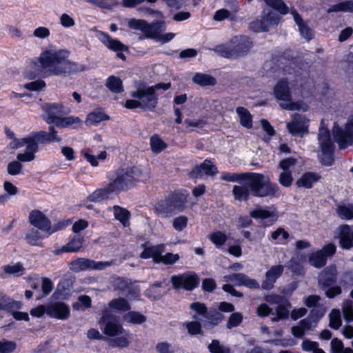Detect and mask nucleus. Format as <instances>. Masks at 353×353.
<instances>
[{
    "mask_svg": "<svg viewBox=\"0 0 353 353\" xmlns=\"http://www.w3.org/2000/svg\"><path fill=\"white\" fill-rule=\"evenodd\" d=\"M191 310L195 311L198 315L202 316L199 319L203 327L211 330L218 325L224 319V316L216 309L208 310L205 305L200 302H194L190 304Z\"/></svg>",
    "mask_w": 353,
    "mask_h": 353,
    "instance_id": "nucleus-8",
    "label": "nucleus"
},
{
    "mask_svg": "<svg viewBox=\"0 0 353 353\" xmlns=\"http://www.w3.org/2000/svg\"><path fill=\"white\" fill-rule=\"evenodd\" d=\"M99 324L103 332L110 336L121 334L123 331L116 316L108 310L103 311Z\"/></svg>",
    "mask_w": 353,
    "mask_h": 353,
    "instance_id": "nucleus-13",
    "label": "nucleus"
},
{
    "mask_svg": "<svg viewBox=\"0 0 353 353\" xmlns=\"http://www.w3.org/2000/svg\"><path fill=\"white\" fill-rule=\"evenodd\" d=\"M291 307V304L288 301H285L283 303H280L276 307V316L272 318V322H278L281 319H288L290 314L289 309Z\"/></svg>",
    "mask_w": 353,
    "mask_h": 353,
    "instance_id": "nucleus-37",
    "label": "nucleus"
},
{
    "mask_svg": "<svg viewBox=\"0 0 353 353\" xmlns=\"http://www.w3.org/2000/svg\"><path fill=\"white\" fill-rule=\"evenodd\" d=\"M150 145L152 150L155 153L161 152L167 147V144L157 134L150 138Z\"/></svg>",
    "mask_w": 353,
    "mask_h": 353,
    "instance_id": "nucleus-51",
    "label": "nucleus"
},
{
    "mask_svg": "<svg viewBox=\"0 0 353 353\" xmlns=\"http://www.w3.org/2000/svg\"><path fill=\"white\" fill-rule=\"evenodd\" d=\"M209 239L216 246L221 247L227 241V236L221 232H214L210 234Z\"/></svg>",
    "mask_w": 353,
    "mask_h": 353,
    "instance_id": "nucleus-58",
    "label": "nucleus"
},
{
    "mask_svg": "<svg viewBox=\"0 0 353 353\" xmlns=\"http://www.w3.org/2000/svg\"><path fill=\"white\" fill-rule=\"evenodd\" d=\"M286 267L296 274L300 275L303 273V268L299 262L297 258L292 257L288 263Z\"/></svg>",
    "mask_w": 353,
    "mask_h": 353,
    "instance_id": "nucleus-60",
    "label": "nucleus"
},
{
    "mask_svg": "<svg viewBox=\"0 0 353 353\" xmlns=\"http://www.w3.org/2000/svg\"><path fill=\"white\" fill-rule=\"evenodd\" d=\"M23 304L21 302L14 301L0 292V311L12 310V309H21Z\"/></svg>",
    "mask_w": 353,
    "mask_h": 353,
    "instance_id": "nucleus-31",
    "label": "nucleus"
},
{
    "mask_svg": "<svg viewBox=\"0 0 353 353\" xmlns=\"http://www.w3.org/2000/svg\"><path fill=\"white\" fill-rule=\"evenodd\" d=\"M194 319L196 321H189L185 323V327L188 330V333L190 335H196V334H203V330H202V323L199 321V319L196 315H194L192 316Z\"/></svg>",
    "mask_w": 353,
    "mask_h": 353,
    "instance_id": "nucleus-42",
    "label": "nucleus"
},
{
    "mask_svg": "<svg viewBox=\"0 0 353 353\" xmlns=\"http://www.w3.org/2000/svg\"><path fill=\"white\" fill-rule=\"evenodd\" d=\"M32 137L35 141L42 144L50 143L53 142L59 143L62 141V138L58 135V131L55 130L54 125H50L48 132L39 131L34 133Z\"/></svg>",
    "mask_w": 353,
    "mask_h": 353,
    "instance_id": "nucleus-23",
    "label": "nucleus"
},
{
    "mask_svg": "<svg viewBox=\"0 0 353 353\" xmlns=\"http://www.w3.org/2000/svg\"><path fill=\"white\" fill-rule=\"evenodd\" d=\"M123 321L132 324H142L146 321V316L139 312L130 311L123 316Z\"/></svg>",
    "mask_w": 353,
    "mask_h": 353,
    "instance_id": "nucleus-41",
    "label": "nucleus"
},
{
    "mask_svg": "<svg viewBox=\"0 0 353 353\" xmlns=\"http://www.w3.org/2000/svg\"><path fill=\"white\" fill-rule=\"evenodd\" d=\"M250 187L248 182L246 185H234L232 190V194L236 200L246 201L250 194Z\"/></svg>",
    "mask_w": 353,
    "mask_h": 353,
    "instance_id": "nucleus-39",
    "label": "nucleus"
},
{
    "mask_svg": "<svg viewBox=\"0 0 353 353\" xmlns=\"http://www.w3.org/2000/svg\"><path fill=\"white\" fill-rule=\"evenodd\" d=\"M265 3L273 9L279 12L281 14L288 13L289 8L282 0H264Z\"/></svg>",
    "mask_w": 353,
    "mask_h": 353,
    "instance_id": "nucleus-50",
    "label": "nucleus"
},
{
    "mask_svg": "<svg viewBox=\"0 0 353 353\" xmlns=\"http://www.w3.org/2000/svg\"><path fill=\"white\" fill-rule=\"evenodd\" d=\"M47 314L51 317L65 320L70 316V308L63 302L50 303L47 305Z\"/></svg>",
    "mask_w": 353,
    "mask_h": 353,
    "instance_id": "nucleus-24",
    "label": "nucleus"
},
{
    "mask_svg": "<svg viewBox=\"0 0 353 353\" xmlns=\"http://www.w3.org/2000/svg\"><path fill=\"white\" fill-rule=\"evenodd\" d=\"M250 216L254 219H270L271 223L276 221L278 219V213L276 210H269L268 209L264 208H257L252 210L250 212Z\"/></svg>",
    "mask_w": 353,
    "mask_h": 353,
    "instance_id": "nucleus-32",
    "label": "nucleus"
},
{
    "mask_svg": "<svg viewBox=\"0 0 353 353\" xmlns=\"http://www.w3.org/2000/svg\"><path fill=\"white\" fill-rule=\"evenodd\" d=\"M339 245L343 250L353 248V226L347 224L341 225L338 228Z\"/></svg>",
    "mask_w": 353,
    "mask_h": 353,
    "instance_id": "nucleus-21",
    "label": "nucleus"
},
{
    "mask_svg": "<svg viewBox=\"0 0 353 353\" xmlns=\"http://www.w3.org/2000/svg\"><path fill=\"white\" fill-rule=\"evenodd\" d=\"M109 305L110 307L123 312L129 311L131 309L129 303L124 298L113 299Z\"/></svg>",
    "mask_w": 353,
    "mask_h": 353,
    "instance_id": "nucleus-49",
    "label": "nucleus"
},
{
    "mask_svg": "<svg viewBox=\"0 0 353 353\" xmlns=\"http://www.w3.org/2000/svg\"><path fill=\"white\" fill-rule=\"evenodd\" d=\"M170 87V83H159L152 86L139 88L136 91L132 92L130 96L134 99H139L141 108L153 110L158 103V97L155 92L159 89L166 90Z\"/></svg>",
    "mask_w": 353,
    "mask_h": 353,
    "instance_id": "nucleus-6",
    "label": "nucleus"
},
{
    "mask_svg": "<svg viewBox=\"0 0 353 353\" xmlns=\"http://www.w3.org/2000/svg\"><path fill=\"white\" fill-rule=\"evenodd\" d=\"M170 282L175 290L183 288L188 291H192L197 287L199 279L196 274H181L172 275Z\"/></svg>",
    "mask_w": 353,
    "mask_h": 353,
    "instance_id": "nucleus-15",
    "label": "nucleus"
},
{
    "mask_svg": "<svg viewBox=\"0 0 353 353\" xmlns=\"http://www.w3.org/2000/svg\"><path fill=\"white\" fill-rule=\"evenodd\" d=\"M279 21V16L275 12L265 9L261 20L251 23L250 28L255 32L268 31L269 28L276 25Z\"/></svg>",
    "mask_w": 353,
    "mask_h": 353,
    "instance_id": "nucleus-17",
    "label": "nucleus"
},
{
    "mask_svg": "<svg viewBox=\"0 0 353 353\" xmlns=\"http://www.w3.org/2000/svg\"><path fill=\"white\" fill-rule=\"evenodd\" d=\"M29 221L32 225L48 235L65 226L63 223H59L55 230H51V223L49 219L38 210H32L29 214Z\"/></svg>",
    "mask_w": 353,
    "mask_h": 353,
    "instance_id": "nucleus-14",
    "label": "nucleus"
},
{
    "mask_svg": "<svg viewBox=\"0 0 353 353\" xmlns=\"http://www.w3.org/2000/svg\"><path fill=\"white\" fill-rule=\"evenodd\" d=\"M329 326L334 330H339L342 325L341 312L338 309L332 310L329 314Z\"/></svg>",
    "mask_w": 353,
    "mask_h": 353,
    "instance_id": "nucleus-48",
    "label": "nucleus"
},
{
    "mask_svg": "<svg viewBox=\"0 0 353 353\" xmlns=\"http://www.w3.org/2000/svg\"><path fill=\"white\" fill-rule=\"evenodd\" d=\"M22 169L23 165L17 160L10 162L7 166L8 173L12 176L21 174L22 172Z\"/></svg>",
    "mask_w": 353,
    "mask_h": 353,
    "instance_id": "nucleus-61",
    "label": "nucleus"
},
{
    "mask_svg": "<svg viewBox=\"0 0 353 353\" xmlns=\"http://www.w3.org/2000/svg\"><path fill=\"white\" fill-rule=\"evenodd\" d=\"M319 143L321 147V162L325 165H331L333 161L332 154L334 145L331 141L330 132L327 128L319 129L318 135Z\"/></svg>",
    "mask_w": 353,
    "mask_h": 353,
    "instance_id": "nucleus-11",
    "label": "nucleus"
},
{
    "mask_svg": "<svg viewBox=\"0 0 353 353\" xmlns=\"http://www.w3.org/2000/svg\"><path fill=\"white\" fill-rule=\"evenodd\" d=\"M112 194H114L109 184L107 183L103 188H99L88 196V200L92 202H101L107 199Z\"/></svg>",
    "mask_w": 353,
    "mask_h": 353,
    "instance_id": "nucleus-30",
    "label": "nucleus"
},
{
    "mask_svg": "<svg viewBox=\"0 0 353 353\" xmlns=\"http://www.w3.org/2000/svg\"><path fill=\"white\" fill-rule=\"evenodd\" d=\"M274 93L276 99L284 101L280 104L282 108L289 110L299 109V104L292 101L291 92L287 80L279 81L274 86Z\"/></svg>",
    "mask_w": 353,
    "mask_h": 353,
    "instance_id": "nucleus-12",
    "label": "nucleus"
},
{
    "mask_svg": "<svg viewBox=\"0 0 353 353\" xmlns=\"http://www.w3.org/2000/svg\"><path fill=\"white\" fill-rule=\"evenodd\" d=\"M338 216L343 220L353 219V209L345 205H339L336 208Z\"/></svg>",
    "mask_w": 353,
    "mask_h": 353,
    "instance_id": "nucleus-53",
    "label": "nucleus"
},
{
    "mask_svg": "<svg viewBox=\"0 0 353 353\" xmlns=\"http://www.w3.org/2000/svg\"><path fill=\"white\" fill-rule=\"evenodd\" d=\"M141 175L136 168H119L107 173L108 184L114 194H117L134 187Z\"/></svg>",
    "mask_w": 353,
    "mask_h": 353,
    "instance_id": "nucleus-3",
    "label": "nucleus"
},
{
    "mask_svg": "<svg viewBox=\"0 0 353 353\" xmlns=\"http://www.w3.org/2000/svg\"><path fill=\"white\" fill-rule=\"evenodd\" d=\"M213 50L223 57L234 59L230 41L228 43L216 46Z\"/></svg>",
    "mask_w": 353,
    "mask_h": 353,
    "instance_id": "nucleus-46",
    "label": "nucleus"
},
{
    "mask_svg": "<svg viewBox=\"0 0 353 353\" xmlns=\"http://www.w3.org/2000/svg\"><path fill=\"white\" fill-rule=\"evenodd\" d=\"M142 246L144 248V250L140 254V257L145 259L152 258L153 262L158 263V259L160 254L163 252V245L147 246L146 244H143Z\"/></svg>",
    "mask_w": 353,
    "mask_h": 353,
    "instance_id": "nucleus-28",
    "label": "nucleus"
},
{
    "mask_svg": "<svg viewBox=\"0 0 353 353\" xmlns=\"http://www.w3.org/2000/svg\"><path fill=\"white\" fill-rule=\"evenodd\" d=\"M92 305V301L89 296L81 295L78 298V302L72 305V307L76 310H84L85 308H90Z\"/></svg>",
    "mask_w": 353,
    "mask_h": 353,
    "instance_id": "nucleus-52",
    "label": "nucleus"
},
{
    "mask_svg": "<svg viewBox=\"0 0 353 353\" xmlns=\"http://www.w3.org/2000/svg\"><path fill=\"white\" fill-rule=\"evenodd\" d=\"M342 311L346 321H353V306L352 301L346 302L342 307Z\"/></svg>",
    "mask_w": 353,
    "mask_h": 353,
    "instance_id": "nucleus-64",
    "label": "nucleus"
},
{
    "mask_svg": "<svg viewBox=\"0 0 353 353\" xmlns=\"http://www.w3.org/2000/svg\"><path fill=\"white\" fill-rule=\"evenodd\" d=\"M187 203V196L174 192L163 199L156 201L153 204L155 214L162 219H168L177 212L184 210Z\"/></svg>",
    "mask_w": 353,
    "mask_h": 353,
    "instance_id": "nucleus-5",
    "label": "nucleus"
},
{
    "mask_svg": "<svg viewBox=\"0 0 353 353\" xmlns=\"http://www.w3.org/2000/svg\"><path fill=\"white\" fill-rule=\"evenodd\" d=\"M208 348L211 353H230V349L221 345L217 339L212 340Z\"/></svg>",
    "mask_w": 353,
    "mask_h": 353,
    "instance_id": "nucleus-59",
    "label": "nucleus"
},
{
    "mask_svg": "<svg viewBox=\"0 0 353 353\" xmlns=\"http://www.w3.org/2000/svg\"><path fill=\"white\" fill-rule=\"evenodd\" d=\"M225 279L238 286L243 285L250 289H259V283L254 279L243 273H234L225 276Z\"/></svg>",
    "mask_w": 353,
    "mask_h": 353,
    "instance_id": "nucleus-22",
    "label": "nucleus"
},
{
    "mask_svg": "<svg viewBox=\"0 0 353 353\" xmlns=\"http://www.w3.org/2000/svg\"><path fill=\"white\" fill-rule=\"evenodd\" d=\"M284 266L281 265L272 266L265 273V279L262 282L261 288L264 290H271L277 279L283 274Z\"/></svg>",
    "mask_w": 353,
    "mask_h": 353,
    "instance_id": "nucleus-25",
    "label": "nucleus"
},
{
    "mask_svg": "<svg viewBox=\"0 0 353 353\" xmlns=\"http://www.w3.org/2000/svg\"><path fill=\"white\" fill-rule=\"evenodd\" d=\"M307 122L305 116L296 114L292 121L287 124V128L292 135L303 137L308 132Z\"/></svg>",
    "mask_w": 353,
    "mask_h": 353,
    "instance_id": "nucleus-20",
    "label": "nucleus"
},
{
    "mask_svg": "<svg viewBox=\"0 0 353 353\" xmlns=\"http://www.w3.org/2000/svg\"><path fill=\"white\" fill-rule=\"evenodd\" d=\"M243 316L240 312H233L229 317L226 327L228 329H232L239 326L243 321Z\"/></svg>",
    "mask_w": 353,
    "mask_h": 353,
    "instance_id": "nucleus-57",
    "label": "nucleus"
},
{
    "mask_svg": "<svg viewBox=\"0 0 353 353\" xmlns=\"http://www.w3.org/2000/svg\"><path fill=\"white\" fill-rule=\"evenodd\" d=\"M338 279L336 267L334 265L324 268L319 274L318 283L319 288L325 292V296L333 299L342 293L341 287L335 285Z\"/></svg>",
    "mask_w": 353,
    "mask_h": 353,
    "instance_id": "nucleus-7",
    "label": "nucleus"
},
{
    "mask_svg": "<svg viewBox=\"0 0 353 353\" xmlns=\"http://www.w3.org/2000/svg\"><path fill=\"white\" fill-rule=\"evenodd\" d=\"M105 85L114 93H121L123 91L122 81L117 77H109L106 81Z\"/></svg>",
    "mask_w": 353,
    "mask_h": 353,
    "instance_id": "nucleus-40",
    "label": "nucleus"
},
{
    "mask_svg": "<svg viewBox=\"0 0 353 353\" xmlns=\"http://www.w3.org/2000/svg\"><path fill=\"white\" fill-rule=\"evenodd\" d=\"M17 347L14 341L2 340L0 341V353H12Z\"/></svg>",
    "mask_w": 353,
    "mask_h": 353,
    "instance_id": "nucleus-63",
    "label": "nucleus"
},
{
    "mask_svg": "<svg viewBox=\"0 0 353 353\" xmlns=\"http://www.w3.org/2000/svg\"><path fill=\"white\" fill-rule=\"evenodd\" d=\"M98 38L108 49L114 52H118L117 54L118 58L122 60L125 59V56L122 53V52L127 50L128 48L119 40L112 38L108 34L104 32H99L98 34Z\"/></svg>",
    "mask_w": 353,
    "mask_h": 353,
    "instance_id": "nucleus-19",
    "label": "nucleus"
},
{
    "mask_svg": "<svg viewBox=\"0 0 353 353\" xmlns=\"http://www.w3.org/2000/svg\"><path fill=\"white\" fill-rule=\"evenodd\" d=\"M236 112L241 125L248 129L251 128L252 127V117L250 112L243 107H238Z\"/></svg>",
    "mask_w": 353,
    "mask_h": 353,
    "instance_id": "nucleus-38",
    "label": "nucleus"
},
{
    "mask_svg": "<svg viewBox=\"0 0 353 353\" xmlns=\"http://www.w3.org/2000/svg\"><path fill=\"white\" fill-rule=\"evenodd\" d=\"M291 13L293 15L296 23L299 26V30L301 37L306 41H309L313 37L312 30L302 20L301 16L296 10H293Z\"/></svg>",
    "mask_w": 353,
    "mask_h": 353,
    "instance_id": "nucleus-29",
    "label": "nucleus"
},
{
    "mask_svg": "<svg viewBox=\"0 0 353 353\" xmlns=\"http://www.w3.org/2000/svg\"><path fill=\"white\" fill-rule=\"evenodd\" d=\"M188 219L185 216H179L173 220L172 226L176 231L181 232L188 225Z\"/></svg>",
    "mask_w": 353,
    "mask_h": 353,
    "instance_id": "nucleus-62",
    "label": "nucleus"
},
{
    "mask_svg": "<svg viewBox=\"0 0 353 353\" xmlns=\"http://www.w3.org/2000/svg\"><path fill=\"white\" fill-rule=\"evenodd\" d=\"M70 52L66 49H45L40 55L32 61L35 75L42 77L50 76L66 77L85 70L69 59Z\"/></svg>",
    "mask_w": 353,
    "mask_h": 353,
    "instance_id": "nucleus-1",
    "label": "nucleus"
},
{
    "mask_svg": "<svg viewBox=\"0 0 353 353\" xmlns=\"http://www.w3.org/2000/svg\"><path fill=\"white\" fill-rule=\"evenodd\" d=\"M341 11L353 12V1L348 0L333 5L328 9L327 12L331 13Z\"/></svg>",
    "mask_w": 353,
    "mask_h": 353,
    "instance_id": "nucleus-47",
    "label": "nucleus"
},
{
    "mask_svg": "<svg viewBox=\"0 0 353 353\" xmlns=\"http://www.w3.org/2000/svg\"><path fill=\"white\" fill-rule=\"evenodd\" d=\"M217 172L216 167L210 160H205L200 165L196 166L190 172L191 178L198 179L206 175H214Z\"/></svg>",
    "mask_w": 353,
    "mask_h": 353,
    "instance_id": "nucleus-26",
    "label": "nucleus"
},
{
    "mask_svg": "<svg viewBox=\"0 0 353 353\" xmlns=\"http://www.w3.org/2000/svg\"><path fill=\"white\" fill-rule=\"evenodd\" d=\"M84 241L83 237L81 236H75L66 245L54 251L55 255H59L63 252H77L82 248Z\"/></svg>",
    "mask_w": 353,
    "mask_h": 353,
    "instance_id": "nucleus-27",
    "label": "nucleus"
},
{
    "mask_svg": "<svg viewBox=\"0 0 353 353\" xmlns=\"http://www.w3.org/2000/svg\"><path fill=\"white\" fill-rule=\"evenodd\" d=\"M114 218L124 227L130 225V212L125 208L119 205H114L112 208Z\"/></svg>",
    "mask_w": 353,
    "mask_h": 353,
    "instance_id": "nucleus-33",
    "label": "nucleus"
},
{
    "mask_svg": "<svg viewBox=\"0 0 353 353\" xmlns=\"http://www.w3.org/2000/svg\"><path fill=\"white\" fill-rule=\"evenodd\" d=\"M114 263V260L108 261H95L86 258H79L69 263L70 270L73 272L85 270H102Z\"/></svg>",
    "mask_w": 353,
    "mask_h": 353,
    "instance_id": "nucleus-10",
    "label": "nucleus"
},
{
    "mask_svg": "<svg viewBox=\"0 0 353 353\" xmlns=\"http://www.w3.org/2000/svg\"><path fill=\"white\" fill-rule=\"evenodd\" d=\"M41 108L44 112L43 119L50 125L54 124L57 127L65 128L81 122L77 117H62L70 112V110L64 107L62 103H47L43 104Z\"/></svg>",
    "mask_w": 353,
    "mask_h": 353,
    "instance_id": "nucleus-4",
    "label": "nucleus"
},
{
    "mask_svg": "<svg viewBox=\"0 0 353 353\" xmlns=\"http://www.w3.org/2000/svg\"><path fill=\"white\" fill-rule=\"evenodd\" d=\"M129 27L132 29L140 30L144 35L140 39H153L157 41L159 33L165 30V23L163 21H156L148 23L142 19H132L129 21Z\"/></svg>",
    "mask_w": 353,
    "mask_h": 353,
    "instance_id": "nucleus-9",
    "label": "nucleus"
},
{
    "mask_svg": "<svg viewBox=\"0 0 353 353\" xmlns=\"http://www.w3.org/2000/svg\"><path fill=\"white\" fill-rule=\"evenodd\" d=\"M221 179L228 182L241 183L248 181L250 192L256 197H277L280 195L279 186L272 183L268 176L260 173L246 172L233 173L224 172Z\"/></svg>",
    "mask_w": 353,
    "mask_h": 353,
    "instance_id": "nucleus-2",
    "label": "nucleus"
},
{
    "mask_svg": "<svg viewBox=\"0 0 353 353\" xmlns=\"http://www.w3.org/2000/svg\"><path fill=\"white\" fill-rule=\"evenodd\" d=\"M109 117L104 112L101 111H96L90 113L86 119V124L88 125H97L102 121L108 120Z\"/></svg>",
    "mask_w": 353,
    "mask_h": 353,
    "instance_id": "nucleus-43",
    "label": "nucleus"
},
{
    "mask_svg": "<svg viewBox=\"0 0 353 353\" xmlns=\"http://www.w3.org/2000/svg\"><path fill=\"white\" fill-rule=\"evenodd\" d=\"M22 142L24 144H26V152L34 155V154L38 151V144L35 141V139L32 136L23 138L22 139Z\"/></svg>",
    "mask_w": 353,
    "mask_h": 353,
    "instance_id": "nucleus-55",
    "label": "nucleus"
},
{
    "mask_svg": "<svg viewBox=\"0 0 353 353\" xmlns=\"http://www.w3.org/2000/svg\"><path fill=\"white\" fill-rule=\"evenodd\" d=\"M309 262L311 265L320 268L323 267L327 262V259H325V256L322 254V252L319 250L312 253L309 256Z\"/></svg>",
    "mask_w": 353,
    "mask_h": 353,
    "instance_id": "nucleus-44",
    "label": "nucleus"
},
{
    "mask_svg": "<svg viewBox=\"0 0 353 353\" xmlns=\"http://www.w3.org/2000/svg\"><path fill=\"white\" fill-rule=\"evenodd\" d=\"M5 273L18 277L24 274L25 268L21 263H17L13 265H6L3 266Z\"/></svg>",
    "mask_w": 353,
    "mask_h": 353,
    "instance_id": "nucleus-45",
    "label": "nucleus"
},
{
    "mask_svg": "<svg viewBox=\"0 0 353 353\" xmlns=\"http://www.w3.org/2000/svg\"><path fill=\"white\" fill-rule=\"evenodd\" d=\"M234 59L245 56L252 48L251 39L243 35L235 36L230 40Z\"/></svg>",
    "mask_w": 353,
    "mask_h": 353,
    "instance_id": "nucleus-18",
    "label": "nucleus"
},
{
    "mask_svg": "<svg viewBox=\"0 0 353 353\" xmlns=\"http://www.w3.org/2000/svg\"><path fill=\"white\" fill-rule=\"evenodd\" d=\"M319 179V176L316 174L306 172L296 181V184L299 188H311Z\"/></svg>",
    "mask_w": 353,
    "mask_h": 353,
    "instance_id": "nucleus-34",
    "label": "nucleus"
},
{
    "mask_svg": "<svg viewBox=\"0 0 353 353\" xmlns=\"http://www.w3.org/2000/svg\"><path fill=\"white\" fill-rule=\"evenodd\" d=\"M179 259L178 254L168 252L165 255L160 254L158 259V263H163L165 265H173Z\"/></svg>",
    "mask_w": 353,
    "mask_h": 353,
    "instance_id": "nucleus-56",
    "label": "nucleus"
},
{
    "mask_svg": "<svg viewBox=\"0 0 353 353\" xmlns=\"http://www.w3.org/2000/svg\"><path fill=\"white\" fill-rule=\"evenodd\" d=\"M333 134L335 141L341 149H345L353 144V120L349 121L345 129L334 127Z\"/></svg>",
    "mask_w": 353,
    "mask_h": 353,
    "instance_id": "nucleus-16",
    "label": "nucleus"
},
{
    "mask_svg": "<svg viewBox=\"0 0 353 353\" xmlns=\"http://www.w3.org/2000/svg\"><path fill=\"white\" fill-rule=\"evenodd\" d=\"M131 285V282L129 279L123 278V277H117L114 279L112 282V287L114 290H119L121 291H126L129 289Z\"/></svg>",
    "mask_w": 353,
    "mask_h": 353,
    "instance_id": "nucleus-54",
    "label": "nucleus"
},
{
    "mask_svg": "<svg viewBox=\"0 0 353 353\" xmlns=\"http://www.w3.org/2000/svg\"><path fill=\"white\" fill-rule=\"evenodd\" d=\"M192 81L202 87L214 85L216 83V79L212 75L199 72L195 74Z\"/></svg>",
    "mask_w": 353,
    "mask_h": 353,
    "instance_id": "nucleus-36",
    "label": "nucleus"
},
{
    "mask_svg": "<svg viewBox=\"0 0 353 353\" xmlns=\"http://www.w3.org/2000/svg\"><path fill=\"white\" fill-rule=\"evenodd\" d=\"M48 236L45 232L32 229L26 234L25 239L31 245L41 246V240Z\"/></svg>",
    "mask_w": 353,
    "mask_h": 353,
    "instance_id": "nucleus-35",
    "label": "nucleus"
}]
</instances>
